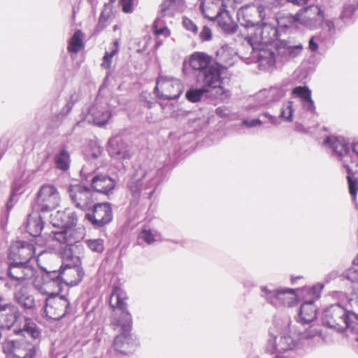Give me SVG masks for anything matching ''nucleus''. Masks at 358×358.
I'll return each mask as SVG.
<instances>
[{"instance_id":"nucleus-1","label":"nucleus","mask_w":358,"mask_h":358,"mask_svg":"<svg viewBox=\"0 0 358 358\" xmlns=\"http://www.w3.org/2000/svg\"><path fill=\"white\" fill-rule=\"evenodd\" d=\"M126 293L120 288L115 287L110 295L109 303L113 308H117L121 311L118 318L112 322L114 330L121 332L113 341V346L116 351L122 354L133 352L137 343L130 331L132 326L131 314L127 310Z\"/></svg>"},{"instance_id":"nucleus-2","label":"nucleus","mask_w":358,"mask_h":358,"mask_svg":"<svg viewBox=\"0 0 358 358\" xmlns=\"http://www.w3.org/2000/svg\"><path fill=\"white\" fill-rule=\"evenodd\" d=\"M78 220V215L71 208L52 213L51 223L54 227L61 229L60 231H52L53 239L65 245L64 248L78 247L75 244L84 237V229L82 227H75Z\"/></svg>"},{"instance_id":"nucleus-3","label":"nucleus","mask_w":358,"mask_h":358,"mask_svg":"<svg viewBox=\"0 0 358 358\" xmlns=\"http://www.w3.org/2000/svg\"><path fill=\"white\" fill-rule=\"evenodd\" d=\"M290 326L289 317L275 321L274 327L269 330V338L265 347L267 353H281L296 348L297 343L290 335Z\"/></svg>"},{"instance_id":"nucleus-4","label":"nucleus","mask_w":358,"mask_h":358,"mask_svg":"<svg viewBox=\"0 0 358 358\" xmlns=\"http://www.w3.org/2000/svg\"><path fill=\"white\" fill-rule=\"evenodd\" d=\"M226 71L227 69L225 67L216 64H212L200 74L199 78L203 83V87L208 90L211 99L222 101L230 97L229 90L222 86L223 76Z\"/></svg>"},{"instance_id":"nucleus-5","label":"nucleus","mask_w":358,"mask_h":358,"mask_svg":"<svg viewBox=\"0 0 358 358\" xmlns=\"http://www.w3.org/2000/svg\"><path fill=\"white\" fill-rule=\"evenodd\" d=\"M78 247L64 248L60 252L63 263L60 268L59 276L61 280L71 286L78 285L83 279L84 272L80 267V257L73 255Z\"/></svg>"},{"instance_id":"nucleus-6","label":"nucleus","mask_w":358,"mask_h":358,"mask_svg":"<svg viewBox=\"0 0 358 358\" xmlns=\"http://www.w3.org/2000/svg\"><path fill=\"white\" fill-rule=\"evenodd\" d=\"M237 19L240 24L244 27L240 30L238 37L245 39L249 45H269L270 41H266V37L259 36L255 31L254 35L249 33V28H254L258 25L257 10L255 6L247 5L241 7L237 13Z\"/></svg>"},{"instance_id":"nucleus-7","label":"nucleus","mask_w":358,"mask_h":358,"mask_svg":"<svg viewBox=\"0 0 358 358\" xmlns=\"http://www.w3.org/2000/svg\"><path fill=\"white\" fill-rule=\"evenodd\" d=\"M324 13L317 5H311L297 12L295 15H287L278 20V26L281 28L289 27L294 23H299L310 29L320 27L324 22Z\"/></svg>"},{"instance_id":"nucleus-8","label":"nucleus","mask_w":358,"mask_h":358,"mask_svg":"<svg viewBox=\"0 0 358 358\" xmlns=\"http://www.w3.org/2000/svg\"><path fill=\"white\" fill-rule=\"evenodd\" d=\"M157 171L155 169L139 167L131 177L128 188L134 198H138L143 188L150 189L157 184Z\"/></svg>"},{"instance_id":"nucleus-9","label":"nucleus","mask_w":358,"mask_h":358,"mask_svg":"<svg viewBox=\"0 0 358 358\" xmlns=\"http://www.w3.org/2000/svg\"><path fill=\"white\" fill-rule=\"evenodd\" d=\"M155 92L157 96L161 99H176L183 92V85L179 79L173 77L159 76Z\"/></svg>"},{"instance_id":"nucleus-10","label":"nucleus","mask_w":358,"mask_h":358,"mask_svg":"<svg viewBox=\"0 0 358 358\" xmlns=\"http://www.w3.org/2000/svg\"><path fill=\"white\" fill-rule=\"evenodd\" d=\"M262 296L275 307L294 306L297 303L296 289L280 288L270 289L266 287H262Z\"/></svg>"},{"instance_id":"nucleus-11","label":"nucleus","mask_w":358,"mask_h":358,"mask_svg":"<svg viewBox=\"0 0 358 358\" xmlns=\"http://www.w3.org/2000/svg\"><path fill=\"white\" fill-rule=\"evenodd\" d=\"M33 285L39 292L48 296L58 295L62 289L59 273L56 271L46 272L41 276H37Z\"/></svg>"},{"instance_id":"nucleus-12","label":"nucleus","mask_w":358,"mask_h":358,"mask_svg":"<svg viewBox=\"0 0 358 358\" xmlns=\"http://www.w3.org/2000/svg\"><path fill=\"white\" fill-rule=\"evenodd\" d=\"M60 196L57 188L50 184L41 187L36 199L34 208L37 210L48 212L55 208L59 203Z\"/></svg>"},{"instance_id":"nucleus-13","label":"nucleus","mask_w":358,"mask_h":358,"mask_svg":"<svg viewBox=\"0 0 358 358\" xmlns=\"http://www.w3.org/2000/svg\"><path fill=\"white\" fill-rule=\"evenodd\" d=\"M35 268L26 262L9 260L8 277L15 289L22 285H27V281L35 276Z\"/></svg>"},{"instance_id":"nucleus-14","label":"nucleus","mask_w":358,"mask_h":358,"mask_svg":"<svg viewBox=\"0 0 358 358\" xmlns=\"http://www.w3.org/2000/svg\"><path fill=\"white\" fill-rule=\"evenodd\" d=\"M3 351L6 358H33L36 348L34 345L24 339L6 340L3 343Z\"/></svg>"},{"instance_id":"nucleus-15","label":"nucleus","mask_w":358,"mask_h":358,"mask_svg":"<svg viewBox=\"0 0 358 358\" xmlns=\"http://www.w3.org/2000/svg\"><path fill=\"white\" fill-rule=\"evenodd\" d=\"M348 310L340 303H336L327 307L322 316V322L325 326L335 329L337 331L346 329V315Z\"/></svg>"},{"instance_id":"nucleus-16","label":"nucleus","mask_w":358,"mask_h":358,"mask_svg":"<svg viewBox=\"0 0 358 358\" xmlns=\"http://www.w3.org/2000/svg\"><path fill=\"white\" fill-rule=\"evenodd\" d=\"M70 302L64 296H48L45 300V311L47 316L53 320H59L69 313Z\"/></svg>"},{"instance_id":"nucleus-17","label":"nucleus","mask_w":358,"mask_h":358,"mask_svg":"<svg viewBox=\"0 0 358 358\" xmlns=\"http://www.w3.org/2000/svg\"><path fill=\"white\" fill-rule=\"evenodd\" d=\"M324 143L333 151L334 154L343 162V166L350 171V147L348 141L342 136H331L326 138Z\"/></svg>"},{"instance_id":"nucleus-18","label":"nucleus","mask_w":358,"mask_h":358,"mask_svg":"<svg viewBox=\"0 0 358 358\" xmlns=\"http://www.w3.org/2000/svg\"><path fill=\"white\" fill-rule=\"evenodd\" d=\"M69 193L72 202L82 210L88 208L93 202L92 190L83 185H70Z\"/></svg>"},{"instance_id":"nucleus-19","label":"nucleus","mask_w":358,"mask_h":358,"mask_svg":"<svg viewBox=\"0 0 358 358\" xmlns=\"http://www.w3.org/2000/svg\"><path fill=\"white\" fill-rule=\"evenodd\" d=\"M250 50L252 59H257L260 69L263 70L273 67L275 63V51L268 46H247Z\"/></svg>"},{"instance_id":"nucleus-20","label":"nucleus","mask_w":358,"mask_h":358,"mask_svg":"<svg viewBox=\"0 0 358 358\" xmlns=\"http://www.w3.org/2000/svg\"><path fill=\"white\" fill-rule=\"evenodd\" d=\"M287 90L283 87H271L259 91L255 95L257 104L252 107L263 106L280 101L286 94Z\"/></svg>"},{"instance_id":"nucleus-21","label":"nucleus","mask_w":358,"mask_h":358,"mask_svg":"<svg viewBox=\"0 0 358 358\" xmlns=\"http://www.w3.org/2000/svg\"><path fill=\"white\" fill-rule=\"evenodd\" d=\"M34 255L35 249L32 244L20 241L10 247L8 260L26 262L29 264V261Z\"/></svg>"},{"instance_id":"nucleus-22","label":"nucleus","mask_w":358,"mask_h":358,"mask_svg":"<svg viewBox=\"0 0 358 358\" xmlns=\"http://www.w3.org/2000/svg\"><path fill=\"white\" fill-rule=\"evenodd\" d=\"M112 209L108 203H99L94 206L92 213H87L86 217L92 224L103 226L112 220Z\"/></svg>"},{"instance_id":"nucleus-23","label":"nucleus","mask_w":358,"mask_h":358,"mask_svg":"<svg viewBox=\"0 0 358 358\" xmlns=\"http://www.w3.org/2000/svg\"><path fill=\"white\" fill-rule=\"evenodd\" d=\"M18 308L10 303H0V328H10L20 317Z\"/></svg>"},{"instance_id":"nucleus-24","label":"nucleus","mask_w":358,"mask_h":358,"mask_svg":"<svg viewBox=\"0 0 358 358\" xmlns=\"http://www.w3.org/2000/svg\"><path fill=\"white\" fill-rule=\"evenodd\" d=\"M108 151L112 157L118 160L128 159L131 157L130 147L120 137H113L109 140Z\"/></svg>"},{"instance_id":"nucleus-25","label":"nucleus","mask_w":358,"mask_h":358,"mask_svg":"<svg viewBox=\"0 0 358 358\" xmlns=\"http://www.w3.org/2000/svg\"><path fill=\"white\" fill-rule=\"evenodd\" d=\"M231 1V0H203L200 8L206 18L214 20Z\"/></svg>"},{"instance_id":"nucleus-26","label":"nucleus","mask_w":358,"mask_h":358,"mask_svg":"<svg viewBox=\"0 0 358 358\" xmlns=\"http://www.w3.org/2000/svg\"><path fill=\"white\" fill-rule=\"evenodd\" d=\"M294 112L299 113L300 115H303V112L300 109L297 110L294 102L293 101H288L285 103L280 111L279 117L270 115L268 113H264L262 115V117L268 120L269 123L273 125H278L280 124V119H282L286 122H292L293 120V114Z\"/></svg>"},{"instance_id":"nucleus-27","label":"nucleus","mask_w":358,"mask_h":358,"mask_svg":"<svg viewBox=\"0 0 358 358\" xmlns=\"http://www.w3.org/2000/svg\"><path fill=\"white\" fill-rule=\"evenodd\" d=\"M292 94L294 98L299 99L301 110L315 113V106L311 97V90L308 87H296L292 90Z\"/></svg>"},{"instance_id":"nucleus-28","label":"nucleus","mask_w":358,"mask_h":358,"mask_svg":"<svg viewBox=\"0 0 358 358\" xmlns=\"http://www.w3.org/2000/svg\"><path fill=\"white\" fill-rule=\"evenodd\" d=\"M110 117V113L103 106L94 104L89 109L87 118L89 122H92L98 126L104 125Z\"/></svg>"},{"instance_id":"nucleus-29","label":"nucleus","mask_w":358,"mask_h":358,"mask_svg":"<svg viewBox=\"0 0 358 358\" xmlns=\"http://www.w3.org/2000/svg\"><path fill=\"white\" fill-rule=\"evenodd\" d=\"M91 185L96 192L107 194L114 189L115 181L106 174H96L92 178Z\"/></svg>"},{"instance_id":"nucleus-30","label":"nucleus","mask_w":358,"mask_h":358,"mask_svg":"<svg viewBox=\"0 0 358 358\" xmlns=\"http://www.w3.org/2000/svg\"><path fill=\"white\" fill-rule=\"evenodd\" d=\"M14 298L22 307L26 309H32L35 307L34 298L29 293L27 285H22L16 288Z\"/></svg>"},{"instance_id":"nucleus-31","label":"nucleus","mask_w":358,"mask_h":358,"mask_svg":"<svg viewBox=\"0 0 358 358\" xmlns=\"http://www.w3.org/2000/svg\"><path fill=\"white\" fill-rule=\"evenodd\" d=\"M162 17H157L153 23V32L157 41V45H162L166 42V39L170 38L171 31L167 27L165 21Z\"/></svg>"},{"instance_id":"nucleus-32","label":"nucleus","mask_w":358,"mask_h":358,"mask_svg":"<svg viewBox=\"0 0 358 358\" xmlns=\"http://www.w3.org/2000/svg\"><path fill=\"white\" fill-rule=\"evenodd\" d=\"M216 19L217 20L218 26L224 33L230 34L237 31L238 25L233 20L229 12L225 10V8Z\"/></svg>"},{"instance_id":"nucleus-33","label":"nucleus","mask_w":358,"mask_h":358,"mask_svg":"<svg viewBox=\"0 0 358 358\" xmlns=\"http://www.w3.org/2000/svg\"><path fill=\"white\" fill-rule=\"evenodd\" d=\"M316 308L313 301L303 303L300 308L299 322L301 324H308L316 318Z\"/></svg>"},{"instance_id":"nucleus-34","label":"nucleus","mask_w":358,"mask_h":358,"mask_svg":"<svg viewBox=\"0 0 358 358\" xmlns=\"http://www.w3.org/2000/svg\"><path fill=\"white\" fill-rule=\"evenodd\" d=\"M211 58L203 52H196L190 58L189 64L192 69L199 70L202 73L204 70L210 67Z\"/></svg>"},{"instance_id":"nucleus-35","label":"nucleus","mask_w":358,"mask_h":358,"mask_svg":"<svg viewBox=\"0 0 358 358\" xmlns=\"http://www.w3.org/2000/svg\"><path fill=\"white\" fill-rule=\"evenodd\" d=\"M26 227L31 236H38L43 228L41 216L38 213L30 215L28 217Z\"/></svg>"},{"instance_id":"nucleus-36","label":"nucleus","mask_w":358,"mask_h":358,"mask_svg":"<svg viewBox=\"0 0 358 358\" xmlns=\"http://www.w3.org/2000/svg\"><path fill=\"white\" fill-rule=\"evenodd\" d=\"M282 59H289L300 53L302 46H271Z\"/></svg>"},{"instance_id":"nucleus-37","label":"nucleus","mask_w":358,"mask_h":358,"mask_svg":"<svg viewBox=\"0 0 358 358\" xmlns=\"http://www.w3.org/2000/svg\"><path fill=\"white\" fill-rule=\"evenodd\" d=\"M187 99L192 102L196 103L201 100L203 97L211 98V95L206 88L203 86L201 88H189L186 94Z\"/></svg>"},{"instance_id":"nucleus-38","label":"nucleus","mask_w":358,"mask_h":358,"mask_svg":"<svg viewBox=\"0 0 358 358\" xmlns=\"http://www.w3.org/2000/svg\"><path fill=\"white\" fill-rule=\"evenodd\" d=\"M55 163L58 169L65 171L69 167L70 157L65 150H62L55 157Z\"/></svg>"},{"instance_id":"nucleus-39","label":"nucleus","mask_w":358,"mask_h":358,"mask_svg":"<svg viewBox=\"0 0 358 358\" xmlns=\"http://www.w3.org/2000/svg\"><path fill=\"white\" fill-rule=\"evenodd\" d=\"M346 329H349L358 335V315L354 312L348 310L346 315Z\"/></svg>"},{"instance_id":"nucleus-40","label":"nucleus","mask_w":358,"mask_h":358,"mask_svg":"<svg viewBox=\"0 0 358 358\" xmlns=\"http://www.w3.org/2000/svg\"><path fill=\"white\" fill-rule=\"evenodd\" d=\"M24 322L25 323L22 330L29 334L32 338H38L40 334V332L36 328V324L31 319L29 318H25Z\"/></svg>"},{"instance_id":"nucleus-41","label":"nucleus","mask_w":358,"mask_h":358,"mask_svg":"<svg viewBox=\"0 0 358 358\" xmlns=\"http://www.w3.org/2000/svg\"><path fill=\"white\" fill-rule=\"evenodd\" d=\"M230 51L231 50L229 46H221L220 48L217 50V57L218 61L230 65V60L231 59L229 57Z\"/></svg>"},{"instance_id":"nucleus-42","label":"nucleus","mask_w":358,"mask_h":358,"mask_svg":"<svg viewBox=\"0 0 358 358\" xmlns=\"http://www.w3.org/2000/svg\"><path fill=\"white\" fill-rule=\"evenodd\" d=\"M350 169L349 171H348V176H347L349 192L352 196H355L358 191V180L355 176L350 173Z\"/></svg>"},{"instance_id":"nucleus-43","label":"nucleus","mask_w":358,"mask_h":358,"mask_svg":"<svg viewBox=\"0 0 358 358\" xmlns=\"http://www.w3.org/2000/svg\"><path fill=\"white\" fill-rule=\"evenodd\" d=\"M323 287L324 285L322 284H317L310 288L306 289V291L310 296V299L308 301H313L314 303V301L320 296V292Z\"/></svg>"},{"instance_id":"nucleus-44","label":"nucleus","mask_w":358,"mask_h":358,"mask_svg":"<svg viewBox=\"0 0 358 358\" xmlns=\"http://www.w3.org/2000/svg\"><path fill=\"white\" fill-rule=\"evenodd\" d=\"M118 52L117 47L113 48L111 50L106 51L103 57L101 66L104 69H109L111 66V61L114 55Z\"/></svg>"},{"instance_id":"nucleus-45","label":"nucleus","mask_w":358,"mask_h":358,"mask_svg":"<svg viewBox=\"0 0 358 358\" xmlns=\"http://www.w3.org/2000/svg\"><path fill=\"white\" fill-rule=\"evenodd\" d=\"M87 247L93 252H101L103 250V241L101 239L87 240Z\"/></svg>"},{"instance_id":"nucleus-46","label":"nucleus","mask_w":358,"mask_h":358,"mask_svg":"<svg viewBox=\"0 0 358 358\" xmlns=\"http://www.w3.org/2000/svg\"><path fill=\"white\" fill-rule=\"evenodd\" d=\"M157 236L152 233L150 230L144 229L139 234L138 239L145 241L148 244H152L157 241Z\"/></svg>"},{"instance_id":"nucleus-47","label":"nucleus","mask_w":358,"mask_h":358,"mask_svg":"<svg viewBox=\"0 0 358 358\" xmlns=\"http://www.w3.org/2000/svg\"><path fill=\"white\" fill-rule=\"evenodd\" d=\"M183 0H164L161 4V15L165 16L166 12L173 6L182 3Z\"/></svg>"},{"instance_id":"nucleus-48","label":"nucleus","mask_w":358,"mask_h":358,"mask_svg":"<svg viewBox=\"0 0 358 358\" xmlns=\"http://www.w3.org/2000/svg\"><path fill=\"white\" fill-rule=\"evenodd\" d=\"M269 122L268 120H260L259 118L252 120H245L243 121V124L248 127H260L264 124Z\"/></svg>"},{"instance_id":"nucleus-49","label":"nucleus","mask_w":358,"mask_h":358,"mask_svg":"<svg viewBox=\"0 0 358 358\" xmlns=\"http://www.w3.org/2000/svg\"><path fill=\"white\" fill-rule=\"evenodd\" d=\"M84 34L81 30H77L71 38L69 45H83Z\"/></svg>"},{"instance_id":"nucleus-50","label":"nucleus","mask_w":358,"mask_h":358,"mask_svg":"<svg viewBox=\"0 0 358 358\" xmlns=\"http://www.w3.org/2000/svg\"><path fill=\"white\" fill-rule=\"evenodd\" d=\"M343 276L351 282L358 281V269L350 268L345 271Z\"/></svg>"},{"instance_id":"nucleus-51","label":"nucleus","mask_w":358,"mask_h":358,"mask_svg":"<svg viewBox=\"0 0 358 358\" xmlns=\"http://www.w3.org/2000/svg\"><path fill=\"white\" fill-rule=\"evenodd\" d=\"M119 3L124 13H131L133 12L134 0H120Z\"/></svg>"},{"instance_id":"nucleus-52","label":"nucleus","mask_w":358,"mask_h":358,"mask_svg":"<svg viewBox=\"0 0 358 358\" xmlns=\"http://www.w3.org/2000/svg\"><path fill=\"white\" fill-rule=\"evenodd\" d=\"M199 38L202 41H210L212 38L211 29L208 27L204 26L199 34Z\"/></svg>"},{"instance_id":"nucleus-53","label":"nucleus","mask_w":358,"mask_h":358,"mask_svg":"<svg viewBox=\"0 0 358 358\" xmlns=\"http://www.w3.org/2000/svg\"><path fill=\"white\" fill-rule=\"evenodd\" d=\"M182 24L186 29L191 31L194 33L197 32L196 25L190 19L187 17H184L182 20Z\"/></svg>"},{"instance_id":"nucleus-54","label":"nucleus","mask_w":358,"mask_h":358,"mask_svg":"<svg viewBox=\"0 0 358 358\" xmlns=\"http://www.w3.org/2000/svg\"><path fill=\"white\" fill-rule=\"evenodd\" d=\"M356 10V7L352 4H347L344 6L342 12V17H350Z\"/></svg>"},{"instance_id":"nucleus-55","label":"nucleus","mask_w":358,"mask_h":358,"mask_svg":"<svg viewBox=\"0 0 358 358\" xmlns=\"http://www.w3.org/2000/svg\"><path fill=\"white\" fill-rule=\"evenodd\" d=\"M83 46H68V51L71 54H76L81 50Z\"/></svg>"},{"instance_id":"nucleus-56","label":"nucleus","mask_w":358,"mask_h":358,"mask_svg":"<svg viewBox=\"0 0 358 358\" xmlns=\"http://www.w3.org/2000/svg\"><path fill=\"white\" fill-rule=\"evenodd\" d=\"M289 2L297 6H302L306 4L309 0H287Z\"/></svg>"},{"instance_id":"nucleus-57","label":"nucleus","mask_w":358,"mask_h":358,"mask_svg":"<svg viewBox=\"0 0 358 358\" xmlns=\"http://www.w3.org/2000/svg\"><path fill=\"white\" fill-rule=\"evenodd\" d=\"M351 302L355 301L358 304V288L357 289H355L353 293L352 294V297L350 299Z\"/></svg>"},{"instance_id":"nucleus-58","label":"nucleus","mask_w":358,"mask_h":358,"mask_svg":"<svg viewBox=\"0 0 358 358\" xmlns=\"http://www.w3.org/2000/svg\"><path fill=\"white\" fill-rule=\"evenodd\" d=\"M108 18V15H106L104 11L101 12L100 16H99V23H105Z\"/></svg>"},{"instance_id":"nucleus-59","label":"nucleus","mask_w":358,"mask_h":358,"mask_svg":"<svg viewBox=\"0 0 358 358\" xmlns=\"http://www.w3.org/2000/svg\"><path fill=\"white\" fill-rule=\"evenodd\" d=\"M216 114L221 117L227 115L226 110L223 108H217L215 110Z\"/></svg>"},{"instance_id":"nucleus-60","label":"nucleus","mask_w":358,"mask_h":358,"mask_svg":"<svg viewBox=\"0 0 358 358\" xmlns=\"http://www.w3.org/2000/svg\"><path fill=\"white\" fill-rule=\"evenodd\" d=\"M352 152L355 153L358 157V142L355 143L352 145Z\"/></svg>"},{"instance_id":"nucleus-61","label":"nucleus","mask_w":358,"mask_h":358,"mask_svg":"<svg viewBox=\"0 0 358 358\" xmlns=\"http://www.w3.org/2000/svg\"><path fill=\"white\" fill-rule=\"evenodd\" d=\"M325 24L329 27V29L334 28V23L330 20L325 21Z\"/></svg>"},{"instance_id":"nucleus-62","label":"nucleus","mask_w":358,"mask_h":358,"mask_svg":"<svg viewBox=\"0 0 358 358\" xmlns=\"http://www.w3.org/2000/svg\"><path fill=\"white\" fill-rule=\"evenodd\" d=\"M315 40V37L312 36L309 40L308 45H317Z\"/></svg>"},{"instance_id":"nucleus-63","label":"nucleus","mask_w":358,"mask_h":358,"mask_svg":"<svg viewBox=\"0 0 358 358\" xmlns=\"http://www.w3.org/2000/svg\"><path fill=\"white\" fill-rule=\"evenodd\" d=\"M81 174L83 176H85V177H87V171L86 170V167H83L82 169H81V171H80Z\"/></svg>"},{"instance_id":"nucleus-64","label":"nucleus","mask_w":358,"mask_h":358,"mask_svg":"<svg viewBox=\"0 0 358 358\" xmlns=\"http://www.w3.org/2000/svg\"><path fill=\"white\" fill-rule=\"evenodd\" d=\"M311 52H314L317 50L318 46L314 45V46H310Z\"/></svg>"}]
</instances>
